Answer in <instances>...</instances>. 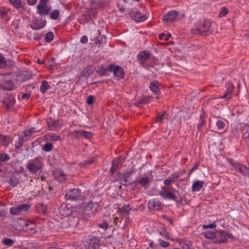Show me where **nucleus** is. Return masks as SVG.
<instances>
[{"label": "nucleus", "mask_w": 249, "mask_h": 249, "mask_svg": "<svg viewBox=\"0 0 249 249\" xmlns=\"http://www.w3.org/2000/svg\"><path fill=\"white\" fill-rule=\"evenodd\" d=\"M54 176L55 178L58 179L59 181H62L65 179V174L63 171L57 170L54 173Z\"/></svg>", "instance_id": "32"}, {"label": "nucleus", "mask_w": 249, "mask_h": 249, "mask_svg": "<svg viewBox=\"0 0 249 249\" xmlns=\"http://www.w3.org/2000/svg\"><path fill=\"white\" fill-rule=\"evenodd\" d=\"M53 145L51 143L47 142L43 146L42 149L46 152H50L52 150Z\"/></svg>", "instance_id": "43"}, {"label": "nucleus", "mask_w": 249, "mask_h": 249, "mask_svg": "<svg viewBox=\"0 0 249 249\" xmlns=\"http://www.w3.org/2000/svg\"><path fill=\"white\" fill-rule=\"evenodd\" d=\"M241 127H243V131H245V133L244 132H243V136L245 137V138H248L249 140V134L247 136H246V133H248V131L249 130V126L244 124H241Z\"/></svg>", "instance_id": "40"}, {"label": "nucleus", "mask_w": 249, "mask_h": 249, "mask_svg": "<svg viewBox=\"0 0 249 249\" xmlns=\"http://www.w3.org/2000/svg\"><path fill=\"white\" fill-rule=\"evenodd\" d=\"M227 90L224 95L222 96L221 98H224L229 100L231 98V95L234 89V86L231 83H228L226 86Z\"/></svg>", "instance_id": "19"}, {"label": "nucleus", "mask_w": 249, "mask_h": 249, "mask_svg": "<svg viewBox=\"0 0 249 249\" xmlns=\"http://www.w3.org/2000/svg\"><path fill=\"white\" fill-rule=\"evenodd\" d=\"M10 10L5 7L0 8V17L1 19H4L5 21H8L9 20L8 14Z\"/></svg>", "instance_id": "23"}, {"label": "nucleus", "mask_w": 249, "mask_h": 249, "mask_svg": "<svg viewBox=\"0 0 249 249\" xmlns=\"http://www.w3.org/2000/svg\"><path fill=\"white\" fill-rule=\"evenodd\" d=\"M228 12V10L226 7H223L221 8L219 12V16H225Z\"/></svg>", "instance_id": "55"}, {"label": "nucleus", "mask_w": 249, "mask_h": 249, "mask_svg": "<svg viewBox=\"0 0 249 249\" xmlns=\"http://www.w3.org/2000/svg\"><path fill=\"white\" fill-rule=\"evenodd\" d=\"M6 65L5 58L0 54V69L4 68Z\"/></svg>", "instance_id": "49"}, {"label": "nucleus", "mask_w": 249, "mask_h": 249, "mask_svg": "<svg viewBox=\"0 0 249 249\" xmlns=\"http://www.w3.org/2000/svg\"><path fill=\"white\" fill-rule=\"evenodd\" d=\"M108 71V67L107 68H104V67H101L98 71H97V72L99 73V74L100 75H103L105 74V73L107 71Z\"/></svg>", "instance_id": "53"}, {"label": "nucleus", "mask_w": 249, "mask_h": 249, "mask_svg": "<svg viewBox=\"0 0 249 249\" xmlns=\"http://www.w3.org/2000/svg\"><path fill=\"white\" fill-rule=\"evenodd\" d=\"M181 175V173L179 172L175 173L172 175H171L169 177L172 180H173V182H175L176 180L180 177Z\"/></svg>", "instance_id": "48"}, {"label": "nucleus", "mask_w": 249, "mask_h": 249, "mask_svg": "<svg viewBox=\"0 0 249 249\" xmlns=\"http://www.w3.org/2000/svg\"><path fill=\"white\" fill-rule=\"evenodd\" d=\"M94 158H91L89 159L84 161L83 162L80 163V165L81 167H87L89 165H91L94 162Z\"/></svg>", "instance_id": "33"}, {"label": "nucleus", "mask_w": 249, "mask_h": 249, "mask_svg": "<svg viewBox=\"0 0 249 249\" xmlns=\"http://www.w3.org/2000/svg\"><path fill=\"white\" fill-rule=\"evenodd\" d=\"M31 208V205L27 204H22L12 207L10 209L11 214L18 215L28 212Z\"/></svg>", "instance_id": "7"}, {"label": "nucleus", "mask_w": 249, "mask_h": 249, "mask_svg": "<svg viewBox=\"0 0 249 249\" xmlns=\"http://www.w3.org/2000/svg\"><path fill=\"white\" fill-rule=\"evenodd\" d=\"M58 211L60 215L65 217L80 214L76 208L69 204H62L59 206Z\"/></svg>", "instance_id": "3"}, {"label": "nucleus", "mask_w": 249, "mask_h": 249, "mask_svg": "<svg viewBox=\"0 0 249 249\" xmlns=\"http://www.w3.org/2000/svg\"><path fill=\"white\" fill-rule=\"evenodd\" d=\"M122 209L124 212L126 213V214L125 215H126L128 216V215L127 214L128 213L130 210V209L129 208V205L124 206L122 208Z\"/></svg>", "instance_id": "61"}, {"label": "nucleus", "mask_w": 249, "mask_h": 249, "mask_svg": "<svg viewBox=\"0 0 249 249\" xmlns=\"http://www.w3.org/2000/svg\"><path fill=\"white\" fill-rule=\"evenodd\" d=\"M74 133L77 134V136L81 138H85L86 139H89L92 137V134L90 132L86 131L85 130H76L74 131Z\"/></svg>", "instance_id": "21"}, {"label": "nucleus", "mask_w": 249, "mask_h": 249, "mask_svg": "<svg viewBox=\"0 0 249 249\" xmlns=\"http://www.w3.org/2000/svg\"><path fill=\"white\" fill-rule=\"evenodd\" d=\"M79 215H71L66 221H64L62 223L63 228H68L69 227H76L79 222Z\"/></svg>", "instance_id": "9"}, {"label": "nucleus", "mask_w": 249, "mask_h": 249, "mask_svg": "<svg viewBox=\"0 0 249 249\" xmlns=\"http://www.w3.org/2000/svg\"><path fill=\"white\" fill-rule=\"evenodd\" d=\"M51 88L47 81L43 80L41 82L40 90L42 93H44Z\"/></svg>", "instance_id": "31"}, {"label": "nucleus", "mask_w": 249, "mask_h": 249, "mask_svg": "<svg viewBox=\"0 0 249 249\" xmlns=\"http://www.w3.org/2000/svg\"><path fill=\"white\" fill-rule=\"evenodd\" d=\"M150 101V98L149 97H145L144 98H142V100H140V102L142 104H146V103H148Z\"/></svg>", "instance_id": "62"}, {"label": "nucleus", "mask_w": 249, "mask_h": 249, "mask_svg": "<svg viewBox=\"0 0 249 249\" xmlns=\"http://www.w3.org/2000/svg\"><path fill=\"white\" fill-rule=\"evenodd\" d=\"M10 1L17 9L22 7V1L20 0H10Z\"/></svg>", "instance_id": "39"}, {"label": "nucleus", "mask_w": 249, "mask_h": 249, "mask_svg": "<svg viewBox=\"0 0 249 249\" xmlns=\"http://www.w3.org/2000/svg\"><path fill=\"white\" fill-rule=\"evenodd\" d=\"M51 10V6L48 5H37V13L41 16L47 15Z\"/></svg>", "instance_id": "16"}, {"label": "nucleus", "mask_w": 249, "mask_h": 249, "mask_svg": "<svg viewBox=\"0 0 249 249\" xmlns=\"http://www.w3.org/2000/svg\"><path fill=\"white\" fill-rule=\"evenodd\" d=\"M40 24H39V25H37L36 24H35V25H32L31 27V28L35 30H38L44 27L46 24V22L45 20H43L42 19H40Z\"/></svg>", "instance_id": "34"}, {"label": "nucleus", "mask_w": 249, "mask_h": 249, "mask_svg": "<svg viewBox=\"0 0 249 249\" xmlns=\"http://www.w3.org/2000/svg\"><path fill=\"white\" fill-rule=\"evenodd\" d=\"M16 100L13 98L9 99L8 101L5 100L3 102L8 107H11L14 105L15 103Z\"/></svg>", "instance_id": "56"}, {"label": "nucleus", "mask_w": 249, "mask_h": 249, "mask_svg": "<svg viewBox=\"0 0 249 249\" xmlns=\"http://www.w3.org/2000/svg\"><path fill=\"white\" fill-rule=\"evenodd\" d=\"M93 101H94V96L90 95L87 98L86 102L88 105H91L93 103Z\"/></svg>", "instance_id": "60"}, {"label": "nucleus", "mask_w": 249, "mask_h": 249, "mask_svg": "<svg viewBox=\"0 0 249 249\" xmlns=\"http://www.w3.org/2000/svg\"><path fill=\"white\" fill-rule=\"evenodd\" d=\"M15 241L9 238H4L2 241L1 243L7 246L11 247L12 246L13 244L14 243Z\"/></svg>", "instance_id": "37"}, {"label": "nucleus", "mask_w": 249, "mask_h": 249, "mask_svg": "<svg viewBox=\"0 0 249 249\" xmlns=\"http://www.w3.org/2000/svg\"><path fill=\"white\" fill-rule=\"evenodd\" d=\"M2 89L6 90H12L14 89V85L12 81L5 80L4 83L2 85Z\"/></svg>", "instance_id": "25"}, {"label": "nucleus", "mask_w": 249, "mask_h": 249, "mask_svg": "<svg viewBox=\"0 0 249 249\" xmlns=\"http://www.w3.org/2000/svg\"><path fill=\"white\" fill-rule=\"evenodd\" d=\"M216 227V225L215 224V222H213V223L208 224V225H204L202 226V228L204 229H213V228H215Z\"/></svg>", "instance_id": "58"}, {"label": "nucleus", "mask_w": 249, "mask_h": 249, "mask_svg": "<svg viewBox=\"0 0 249 249\" xmlns=\"http://www.w3.org/2000/svg\"><path fill=\"white\" fill-rule=\"evenodd\" d=\"M178 15V12L176 10L171 11L168 12L163 17V20L165 21H173Z\"/></svg>", "instance_id": "17"}, {"label": "nucleus", "mask_w": 249, "mask_h": 249, "mask_svg": "<svg viewBox=\"0 0 249 249\" xmlns=\"http://www.w3.org/2000/svg\"><path fill=\"white\" fill-rule=\"evenodd\" d=\"M159 85V83L157 81H154L150 83L149 88L152 92L157 94L160 92Z\"/></svg>", "instance_id": "26"}, {"label": "nucleus", "mask_w": 249, "mask_h": 249, "mask_svg": "<svg viewBox=\"0 0 249 249\" xmlns=\"http://www.w3.org/2000/svg\"><path fill=\"white\" fill-rule=\"evenodd\" d=\"M65 197L67 199L75 201L83 202L84 199V196L81 195V191L77 188L69 189L66 193Z\"/></svg>", "instance_id": "4"}, {"label": "nucleus", "mask_w": 249, "mask_h": 249, "mask_svg": "<svg viewBox=\"0 0 249 249\" xmlns=\"http://www.w3.org/2000/svg\"><path fill=\"white\" fill-rule=\"evenodd\" d=\"M132 173V171L125 172L124 174L119 173L115 180L119 181L123 185L127 186L130 183V177Z\"/></svg>", "instance_id": "8"}, {"label": "nucleus", "mask_w": 249, "mask_h": 249, "mask_svg": "<svg viewBox=\"0 0 249 249\" xmlns=\"http://www.w3.org/2000/svg\"><path fill=\"white\" fill-rule=\"evenodd\" d=\"M108 71H113L115 76L119 78H123L124 76V72L123 69L118 66L114 65H110L108 67Z\"/></svg>", "instance_id": "12"}, {"label": "nucleus", "mask_w": 249, "mask_h": 249, "mask_svg": "<svg viewBox=\"0 0 249 249\" xmlns=\"http://www.w3.org/2000/svg\"><path fill=\"white\" fill-rule=\"evenodd\" d=\"M24 142V140L22 136L19 137L18 143L15 145V147L16 149H18L20 148L23 144Z\"/></svg>", "instance_id": "54"}, {"label": "nucleus", "mask_w": 249, "mask_h": 249, "mask_svg": "<svg viewBox=\"0 0 249 249\" xmlns=\"http://www.w3.org/2000/svg\"><path fill=\"white\" fill-rule=\"evenodd\" d=\"M86 249H100V246L96 242H91L89 243Z\"/></svg>", "instance_id": "35"}, {"label": "nucleus", "mask_w": 249, "mask_h": 249, "mask_svg": "<svg viewBox=\"0 0 249 249\" xmlns=\"http://www.w3.org/2000/svg\"><path fill=\"white\" fill-rule=\"evenodd\" d=\"M204 181L198 180L194 183L192 185V191L193 192H196L200 191L203 187Z\"/></svg>", "instance_id": "28"}, {"label": "nucleus", "mask_w": 249, "mask_h": 249, "mask_svg": "<svg viewBox=\"0 0 249 249\" xmlns=\"http://www.w3.org/2000/svg\"><path fill=\"white\" fill-rule=\"evenodd\" d=\"M211 26V23L209 20H201L195 24L194 27L191 29V33L203 35L204 33L209 31Z\"/></svg>", "instance_id": "2"}, {"label": "nucleus", "mask_w": 249, "mask_h": 249, "mask_svg": "<svg viewBox=\"0 0 249 249\" xmlns=\"http://www.w3.org/2000/svg\"><path fill=\"white\" fill-rule=\"evenodd\" d=\"M159 195L165 199H172L177 203H180L182 200L178 191L172 187H162Z\"/></svg>", "instance_id": "1"}, {"label": "nucleus", "mask_w": 249, "mask_h": 249, "mask_svg": "<svg viewBox=\"0 0 249 249\" xmlns=\"http://www.w3.org/2000/svg\"><path fill=\"white\" fill-rule=\"evenodd\" d=\"M172 183H173V181L169 178V177L164 180V184L167 186L166 187H169V186Z\"/></svg>", "instance_id": "59"}, {"label": "nucleus", "mask_w": 249, "mask_h": 249, "mask_svg": "<svg viewBox=\"0 0 249 249\" xmlns=\"http://www.w3.org/2000/svg\"><path fill=\"white\" fill-rule=\"evenodd\" d=\"M9 184L13 187L16 186L18 183V180L15 178H11L9 181Z\"/></svg>", "instance_id": "52"}, {"label": "nucleus", "mask_w": 249, "mask_h": 249, "mask_svg": "<svg viewBox=\"0 0 249 249\" xmlns=\"http://www.w3.org/2000/svg\"><path fill=\"white\" fill-rule=\"evenodd\" d=\"M166 114V112H164L162 114H159L156 118V122H158L160 124L163 123V119L164 115Z\"/></svg>", "instance_id": "50"}, {"label": "nucleus", "mask_w": 249, "mask_h": 249, "mask_svg": "<svg viewBox=\"0 0 249 249\" xmlns=\"http://www.w3.org/2000/svg\"><path fill=\"white\" fill-rule=\"evenodd\" d=\"M148 208L151 210H160L162 209V205L158 199L154 198L149 201Z\"/></svg>", "instance_id": "13"}, {"label": "nucleus", "mask_w": 249, "mask_h": 249, "mask_svg": "<svg viewBox=\"0 0 249 249\" xmlns=\"http://www.w3.org/2000/svg\"><path fill=\"white\" fill-rule=\"evenodd\" d=\"M216 125L218 130H221L225 128L226 124L225 121L219 120L216 122Z\"/></svg>", "instance_id": "36"}, {"label": "nucleus", "mask_w": 249, "mask_h": 249, "mask_svg": "<svg viewBox=\"0 0 249 249\" xmlns=\"http://www.w3.org/2000/svg\"><path fill=\"white\" fill-rule=\"evenodd\" d=\"M47 124L50 130L60 127L62 125V123L61 121L57 120H53L51 118H49L47 120Z\"/></svg>", "instance_id": "18"}, {"label": "nucleus", "mask_w": 249, "mask_h": 249, "mask_svg": "<svg viewBox=\"0 0 249 249\" xmlns=\"http://www.w3.org/2000/svg\"><path fill=\"white\" fill-rule=\"evenodd\" d=\"M129 14L132 18L136 22L143 21L146 19V16L140 12L137 9L134 8L130 10Z\"/></svg>", "instance_id": "10"}, {"label": "nucleus", "mask_w": 249, "mask_h": 249, "mask_svg": "<svg viewBox=\"0 0 249 249\" xmlns=\"http://www.w3.org/2000/svg\"><path fill=\"white\" fill-rule=\"evenodd\" d=\"M159 244L160 246L162 247L166 248L168 247L170 245V243L169 242H167L166 241H163L162 239H159L158 240Z\"/></svg>", "instance_id": "51"}, {"label": "nucleus", "mask_w": 249, "mask_h": 249, "mask_svg": "<svg viewBox=\"0 0 249 249\" xmlns=\"http://www.w3.org/2000/svg\"><path fill=\"white\" fill-rule=\"evenodd\" d=\"M137 182L145 189H147L150 185L149 178L147 177H142L138 179Z\"/></svg>", "instance_id": "22"}, {"label": "nucleus", "mask_w": 249, "mask_h": 249, "mask_svg": "<svg viewBox=\"0 0 249 249\" xmlns=\"http://www.w3.org/2000/svg\"><path fill=\"white\" fill-rule=\"evenodd\" d=\"M227 241L225 235V231H217L214 242L216 243H225Z\"/></svg>", "instance_id": "14"}, {"label": "nucleus", "mask_w": 249, "mask_h": 249, "mask_svg": "<svg viewBox=\"0 0 249 249\" xmlns=\"http://www.w3.org/2000/svg\"><path fill=\"white\" fill-rule=\"evenodd\" d=\"M181 249H190L191 248V243L189 241L186 243H181Z\"/></svg>", "instance_id": "57"}, {"label": "nucleus", "mask_w": 249, "mask_h": 249, "mask_svg": "<svg viewBox=\"0 0 249 249\" xmlns=\"http://www.w3.org/2000/svg\"><path fill=\"white\" fill-rule=\"evenodd\" d=\"M88 37L84 36L81 38L80 41L82 43L85 44L88 42Z\"/></svg>", "instance_id": "64"}, {"label": "nucleus", "mask_w": 249, "mask_h": 249, "mask_svg": "<svg viewBox=\"0 0 249 249\" xmlns=\"http://www.w3.org/2000/svg\"><path fill=\"white\" fill-rule=\"evenodd\" d=\"M53 34L52 32H48L46 34L45 37V39L47 42H50L53 39Z\"/></svg>", "instance_id": "44"}, {"label": "nucleus", "mask_w": 249, "mask_h": 249, "mask_svg": "<svg viewBox=\"0 0 249 249\" xmlns=\"http://www.w3.org/2000/svg\"><path fill=\"white\" fill-rule=\"evenodd\" d=\"M206 116L204 112H202L200 115L199 123L197 124V127L198 130L201 131V128L206 123Z\"/></svg>", "instance_id": "27"}, {"label": "nucleus", "mask_w": 249, "mask_h": 249, "mask_svg": "<svg viewBox=\"0 0 249 249\" xmlns=\"http://www.w3.org/2000/svg\"><path fill=\"white\" fill-rule=\"evenodd\" d=\"M121 159V158H118L112 161V165L109 171L111 175H113L117 170L122 166V162Z\"/></svg>", "instance_id": "15"}, {"label": "nucleus", "mask_w": 249, "mask_h": 249, "mask_svg": "<svg viewBox=\"0 0 249 249\" xmlns=\"http://www.w3.org/2000/svg\"><path fill=\"white\" fill-rule=\"evenodd\" d=\"M128 220V217L126 215H124L121 221H120L119 219L117 217L113 218L114 224L116 226L121 228L122 230H124L127 226Z\"/></svg>", "instance_id": "11"}, {"label": "nucleus", "mask_w": 249, "mask_h": 249, "mask_svg": "<svg viewBox=\"0 0 249 249\" xmlns=\"http://www.w3.org/2000/svg\"><path fill=\"white\" fill-rule=\"evenodd\" d=\"M231 165L236 169H237L238 171H239L244 176H249V168L247 167L246 166L237 163L235 164H231Z\"/></svg>", "instance_id": "20"}, {"label": "nucleus", "mask_w": 249, "mask_h": 249, "mask_svg": "<svg viewBox=\"0 0 249 249\" xmlns=\"http://www.w3.org/2000/svg\"><path fill=\"white\" fill-rule=\"evenodd\" d=\"M97 226L103 230H107L109 227L108 222L105 220H104L100 223H98L97 224Z\"/></svg>", "instance_id": "41"}, {"label": "nucleus", "mask_w": 249, "mask_h": 249, "mask_svg": "<svg viewBox=\"0 0 249 249\" xmlns=\"http://www.w3.org/2000/svg\"><path fill=\"white\" fill-rule=\"evenodd\" d=\"M11 141L10 138L6 136L0 134V143L5 146H7Z\"/></svg>", "instance_id": "29"}, {"label": "nucleus", "mask_w": 249, "mask_h": 249, "mask_svg": "<svg viewBox=\"0 0 249 249\" xmlns=\"http://www.w3.org/2000/svg\"><path fill=\"white\" fill-rule=\"evenodd\" d=\"M150 56L149 53L146 51H142L139 53L138 55V59L140 61H145Z\"/></svg>", "instance_id": "30"}, {"label": "nucleus", "mask_w": 249, "mask_h": 249, "mask_svg": "<svg viewBox=\"0 0 249 249\" xmlns=\"http://www.w3.org/2000/svg\"><path fill=\"white\" fill-rule=\"evenodd\" d=\"M98 204L97 203L90 202L88 203L83 209V213L85 218H88L93 216L97 212Z\"/></svg>", "instance_id": "6"}, {"label": "nucleus", "mask_w": 249, "mask_h": 249, "mask_svg": "<svg viewBox=\"0 0 249 249\" xmlns=\"http://www.w3.org/2000/svg\"><path fill=\"white\" fill-rule=\"evenodd\" d=\"M176 64L179 66H182L186 62V59L183 57H177Z\"/></svg>", "instance_id": "45"}, {"label": "nucleus", "mask_w": 249, "mask_h": 249, "mask_svg": "<svg viewBox=\"0 0 249 249\" xmlns=\"http://www.w3.org/2000/svg\"><path fill=\"white\" fill-rule=\"evenodd\" d=\"M98 35H100L101 32L100 30L98 31ZM107 37L103 35L102 36H99L95 38V43L96 45L99 44L98 47L100 45L105 44L106 43Z\"/></svg>", "instance_id": "24"}, {"label": "nucleus", "mask_w": 249, "mask_h": 249, "mask_svg": "<svg viewBox=\"0 0 249 249\" xmlns=\"http://www.w3.org/2000/svg\"><path fill=\"white\" fill-rule=\"evenodd\" d=\"M149 246L152 249H158L159 247L158 245H155L153 241L150 242L149 243Z\"/></svg>", "instance_id": "63"}, {"label": "nucleus", "mask_w": 249, "mask_h": 249, "mask_svg": "<svg viewBox=\"0 0 249 249\" xmlns=\"http://www.w3.org/2000/svg\"><path fill=\"white\" fill-rule=\"evenodd\" d=\"M48 137L50 138L51 141H57L60 140V137L57 135H56L54 133H50L48 135Z\"/></svg>", "instance_id": "46"}, {"label": "nucleus", "mask_w": 249, "mask_h": 249, "mask_svg": "<svg viewBox=\"0 0 249 249\" xmlns=\"http://www.w3.org/2000/svg\"><path fill=\"white\" fill-rule=\"evenodd\" d=\"M215 236L216 232L213 231H207L205 233V237L209 239H213L214 242L215 240Z\"/></svg>", "instance_id": "42"}, {"label": "nucleus", "mask_w": 249, "mask_h": 249, "mask_svg": "<svg viewBox=\"0 0 249 249\" xmlns=\"http://www.w3.org/2000/svg\"><path fill=\"white\" fill-rule=\"evenodd\" d=\"M42 168V163L36 158L30 160L26 165V168L31 174H36Z\"/></svg>", "instance_id": "5"}, {"label": "nucleus", "mask_w": 249, "mask_h": 249, "mask_svg": "<svg viewBox=\"0 0 249 249\" xmlns=\"http://www.w3.org/2000/svg\"><path fill=\"white\" fill-rule=\"evenodd\" d=\"M10 157L7 154H1L0 155V161L4 162L9 160Z\"/></svg>", "instance_id": "47"}, {"label": "nucleus", "mask_w": 249, "mask_h": 249, "mask_svg": "<svg viewBox=\"0 0 249 249\" xmlns=\"http://www.w3.org/2000/svg\"><path fill=\"white\" fill-rule=\"evenodd\" d=\"M60 12L58 10H54L50 13V18L52 19L56 20L58 18Z\"/></svg>", "instance_id": "38"}]
</instances>
